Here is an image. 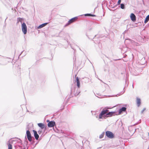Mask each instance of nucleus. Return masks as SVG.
Returning <instances> with one entry per match:
<instances>
[{"label":"nucleus","mask_w":149,"mask_h":149,"mask_svg":"<svg viewBox=\"0 0 149 149\" xmlns=\"http://www.w3.org/2000/svg\"><path fill=\"white\" fill-rule=\"evenodd\" d=\"M107 108H109L108 107H105L102 110L99 115V119H106L108 117H111L116 115L115 111L108 112L109 110L107 109Z\"/></svg>","instance_id":"1"},{"label":"nucleus","mask_w":149,"mask_h":149,"mask_svg":"<svg viewBox=\"0 0 149 149\" xmlns=\"http://www.w3.org/2000/svg\"><path fill=\"white\" fill-rule=\"evenodd\" d=\"M26 134L28 141L31 142V144H33L35 142L33 136H31L29 130H26Z\"/></svg>","instance_id":"2"},{"label":"nucleus","mask_w":149,"mask_h":149,"mask_svg":"<svg viewBox=\"0 0 149 149\" xmlns=\"http://www.w3.org/2000/svg\"><path fill=\"white\" fill-rule=\"evenodd\" d=\"M73 89L74 90V96H76L79 95V93L80 92V91H79V90H77V91H76V88L73 85H72L71 87V90H70V93L72 94L73 93L72 89Z\"/></svg>","instance_id":"3"},{"label":"nucleus","mask_w":149,"mask_h":149,"mask_svg":"<svg viewBox=\"0 0 149 149\" xmlns=\"http://www.w3.org/2000/svg\"><path fill=\"white\" fill-rule=\"evenodd\" d=\"M106 136L108 138L110 139H113L115 135L112 132L107 131L105 132Z\"/></svg>","instance_id":"4"},{"label":"nucleus","mask_w":149,"mask_h":149,"mask_svg":"<svg viewBox=\"0 0 149 149\" xmlns=\"http://www.w3.org/2000/svg\"><path fill=\"white\" fill-rule=\"evenodd\" d=\"M22 30L24 34H26L27 32V27L25 23L24 22L22 24Z\"/></svg>","instance_id":"5"},{"label":"nucleus","mask_w":149,"mask_h":149,"mask_svg":"<svg viewBox=\"0 0 149 149\" xmlns=\"http://www.w3.org/2000/svg\"><path fill=\"white\" fill-rule=\"evenodd\" d=\"M55 125H56V123L53 120L49 122L47 124V126L49 127H53Z\"/></svg>","instance_id":"6"},{"label":"nucleus","mask_w":149,"mask_h":149,"mask_svg":"<svg viewBox=\"0 0 149 149\" xmlns=\"http://www.w3.org/2000/svg\"><path fill=\"white\" fill-rule=\"evenodd\" d=\"M130 18L132 21L135 22L136 20V16L133 13H131L130 15Z\"/></svg>","instance_id":"7"},{"label":"nucleus","mask_w":149,"mask_h":149,"mask_svg":"<svg viewBox=\"0 0 149 149\" xmlns=\"http://www.w3.org/2000/svg\"><path fill=\"white\" fill-rule=\"evenodd\" d=\"M127 109L126 107H123L120 109H119L118 110V115H120L123 112L125 111ZM116 115H117L116 114Z\"/></svg>","instance_id":"8"},{"label":"nucleus","mask_w":149,"mask_h":149,"mask_svg":"<svg viewBox=\"0 0 149 149\" xmlns=\"http://www.w3.org/2000/svg\"><path fill=\"white\" fill-rule=\"evenodd\" d=\"M33 133L35 139L36 140H38L39 136L38 134L37 133V132L35 130H33Z\"/></svg>","instance_id":"9"},{"label":"nucleus","mask_w":149,"mask_h":149,"mask_svg":"<svg viewBox=\"0 0 149 149\" xmlns=\"http://www.w3.org/2000/svg\"><path fill=\"white\" fill-rule=\"evenodd\" d=\"M38 126L40 127L42 130L44 128H45V130H46V128L47 126H46V127H45V125L44 124L42 123H39L38 124Z\"/></svg>","instance_id":"10"},{"label":"nucleus","mask_w":149,"mask_h":149,"mask_svg":"<svg viewBox=\"0 0 149 149\" xmlns=\"http://www.w3.org/2000/svg\"><path fill=\"white\" fill-rule=\"evenodd\" d=\"M48 22H46L45 23H43L40 25H39L38 27L37 28L38 29H40L43 27L45 26L46 25L48 24Z\"/></svg>","instance_id":"11"},{"label":"nucleus","mask_w":149,"mask_h":149,"mask_svg":"<svg viewBox=\"0 0 149 149\" xmlns=\"http://www.w3.org/2000/svg\"><path fill=\"white\" fill-rule=\"evenodd\" d=\"M77 18V17H75L70 19L69 21L70 22H71V24H72L73 22H74L76 20V19Z\"/></svg>","instance_id":"12"},{"label":"nucleus","mask_w":149,"mask_h":149,"mask_svg":"<svg viewBox=\"0 0 149 149\" xmlns=\"http://www.w3.org/2000/svg\"><path fill=\"white\" fill-rule=\"evenodd\" d=\"M136 104L138 107H139L141 104V99L138 97L136 98Z\"/></svg>","instance_id":"13"},{"label":"nucleus","mask_w":149,"mask_h":149,"mask_svg":"<svg viewBox=\"0 0 149 149\" xmlns=\"http://www.w3.org/2000/svg\"><path fill=\"white\" fill-rule=\"evenodd\" d=\"M85 16H88L90 17H94L96 16L95 15L92 14L91 13H87L84 14Z\"/></svg>","instance_id":"14"},{"label":"nucleus","mask_w":149,"mask_h":149,"mask_svg":"<svg viewBox=\"0 0 149 149\" xmlns=\"http://www.w3.org/2000/svg\"><path fill=\"white\" fill-rule=\"evenodd\" d=\"M149 20V14L146 17L144 22L145 24H146V23H147L148 21Z\"/></svg>","instance_id":"15"},{"label":"nucleus","mask_w":149,"mask_h":149,"mask_svg":"<svg viewBox=\"0 0 149 149\" xmlns=\"http://www.w3.org/2000/svg\"><path fill=\"white\" fill-rule=\"evenodd\" d=\"M17 22H20L22 24V21H23V19L22 18H20V17H18L17 19Z\"/></svg>","instance_id":"16"},{"label":"nucleus","mask_w":149,"mask_h":149,"mask_svg":"<svg viewBox=\"0 0 149 149\" xmlns=\"http://www.w3.org/2000/svg\"><path fill=\"white\" fill-rule=\"evenodd\" d=\"M120 7L122 9H124L125 8V4L124 3H122L120 4Z\"/></svg>","instance_id":"17"},{"label":"nucleus","mask_w":149,"mask_h":149,"mask_svg":"<svg viewBox=\"0 0 149 149\" xmlns=\"http://www.w3.org/2000/svg\"><path fill=\"white\" fill-rule=\"evenodd\" d=\"M9 143L8 144V149H12V146L9 143V141H8Z\"/></svg>","instance_id":"18"},{"label":"nucleus","mask_w":149,"mask_h":149,"mask_svg":"<svg viewBox=\"0 0 149 149\" xmlns=\"http://www.w3.org/2000/svg\"><path fill=\"white\" fill-rule=\"evenodd\" d=\"M76 82L77 83V87L78 88H79L80 87V81H76Z\"/></svg>","instance_id":"19"},{"label":"nucleus","mask_w":149,"mask_h":149,"mask_svg":"<svg viewBox=\"0 0 149 149\" xmlns=\"http://www.w3.org/2000/svg\"><path fill=\"white\" fill-rule=\"evenodd\" d=\"M104 134H105V132H103L101 134L100 136H99V138H100V139H102V138L104 136Z\"/></svg>","instance_id":"20"},{"label":"nucleus","mask_w":149,"mask_h":149,"mask_svg":"<svg viewBox=\"0 0 149 149\" xmlns=\"http://www.w3.org/2000/svg\"><path fill=\"white\" fill-rule=\"evenodd\" d=\"M71 24V22L68 21V22L64 25V27H65L68 26L69 25Z\"/></svg>","instance_id":"21"},{"label":"nucleus","mask_w":149,"mask_h":149,"mask_svg":"<svg viewBox=\"0 0 149 149\" xmlns=\"http://www.w3.org/2000/svg\"><path fill=\"white\" fill-rule=\"evenodd\" d=\"M74 81H75V82L77 81H79V77H76L74 79Z\"/></svg>","instance_id":"22"},{"label":"nucleus","mask_w":149,"mask_h":149,"mask_svg":"<svg viewBox=\"0 0 149 149\" xmlns=\"http://www.w3.org/2000/svg\"><path fill=\"white\" fill-rule=\"evenodd\" d=\"M28 141L27 140H25L24 142V144H25L26 146L28 145Z\"/></svg>","instance_id":"23"},{"label":"nucleus","mask_w":149,"mask_h":149,"mask_svg":"<svg viewBox=\"0 0 149 149\" xmlns=\"http://www.w3.org/2000/svg\"><path fill=\"white\" fill-rule=\"evenodd\" d=\"M146 110V108H143V110H142L141 112V114H142L143 113V112L145 110Z\"/></svg>","instance_id":"24"},{"label":"nucleus","mask_w":149,"mask_h":149,"mask_svg":"<svg viewBox=\"0 0 149 149\" xmlns=\"http://www.w3.org/2000/svg\"><path fill=\"white\" fill-rule=\"evenodd\" d=\"M42 132V130H39L38 131V133L39 134H41Z\"/></svg>","instance_id":"25"},{"label":"nucleus","mask_w":149,"mask_h":149,"mask_svg":"<svg viewBox=\"0 0 149 149\" xmlns=\"http://www.w3.org/2000/svg\"><path fill=\"white\" fill-rule=\"evenodd\" d=\"M121 2V0H118V1L117 2V4L118 5H119L120 4Z\"/></svg>","instance_id":"26"},{"label":"nucleus","mask_w":149,"mask_h":149,"mask_svg":"<svg viewBox=\"0 0 149 149\" xmlns=\"http://www.w3.org/2000/svg\"><path fill=\"white\" fill-rule=\"evenodd\" d=\"M117 95H120L119 94H118L117 95H116V96H114V95H112V96H111L112 97H113V96H117ZM109 97H110L111 96H109Z\"/></svg>","instance_id":"27"},{"label":"nucleus","mask_w":149,"mask_h":149,"mask_svg":"<svg viewBox=\"0 0 149 149\" xmlns=\"http://www.w3.org/2000/svg\"><path fill=\"white\" fill-rule=\"evenodd\" d=\"M38 142H37L35 144V146H34V147H35L38 144Z\"/></svg>","instance_id":"28"},{"label":"nucleus","mask_w":149,"mask_h":149,"mask_svg":"<svg viewBox=\"0 0 149 149\" xmlns=\"http://www.w3.org/2000/svg\"><path fill=\"white\" fill-rule=\"evenodd\" d=\"M46 122H48V123H49V122H50V121H49V120H47Z\"/></svg>","instance_id":"29"},{"label":"nucleus","mask_w":149,"mask_h":149,"mask_svg":"<svg viewBox=\"0 0 149 149\" xmlns=\"http://www.w3.org/2000/svg\"><path fill=\"white\" fill-rule=\"evenodd\" d=\"M21 147V149H25V148L24 147V148L23 149H22V147Z\"/></svg>","instance_id":"30"},{"label":"nucleus","mask_w":149,"mask_h":149,"mask_svg":"<svg viewBox=\"0 0 149 149\" xmlns=\"http://www.w3.org/2000/svg\"><path fill=\"white\" fill-rule=\"evenodd\" d=\"M24 52V51H22L21 52V53H20V55H21L22 53L23 52Z\"/></svg>","instance_id":"31"},{"label":"nucleus","mask_w":149,"mask_h":149,"mask_svg":"<svg viewBox=\"0 0 149 149\" xmlns=\"http://www.w3.org/2000/svg\"><path fill=\"white\" fill-rule=\"evenodd\" d=\"M19 139L20 140V142L21 143L22 142L21 140L20 139Z\"/></svg>","instance_id":"32"},{"label":"nucleus","mask_w":149,"mask_h":149,"mask_svg":"<svg viewBox=\"0 0 149 149\" xmlns=\"http://www.w3.org/2000/svg\"><path fill=\"white\" fill-rule=\"evenodd\" d=\"M124 92H125V91H124L123 92V93H122V94H123V93H124Z\"/></svg>","instance_id":"33"},{"label":"nucleus","mask_w":149,"mask_h":149,"mask_svg":"<svg viewBox=\"0 0 149 149\" xmlns=\"http://www.w3.org/2000/svg\"><path fill=\"white\" fill-rule=\"evenodd\" d=\"M106 56V57H107V58H108V57H107V56Z\"/></svg>","instance_id":"34"},{"label":"nucleus","mask_w":149,"mask_h":149,"mask_svg":"<svg viewBox=\"0 0 149 149\" xmlns=\"http://www.w3.org/2000/svg\"><path fill=\"white\" fill-rule=\"evenodd\" d=\"M132 86L133 87V85H132Z\"/></svg>","instance_id":"35"},{"label":"nucleus","mask_w":149,"mask_h":149,"mask_svg":"<svg viewBox=\"0 0 149 149\" xmlns=\"http://www.w3.org/2000/svg\"><path fill=\"white\" fill-rule=\"evenodd\" d=\"M0 65H2V64H1V63H0Z\"/></svg>","instance_id":"36"},{"label":"nucleus","mask_w":149,"mask_h":149,"mask_svg":"<svg viewBox=\"0 0 149 149\" xmlns=\"http://www.w3.org/2000/svg\"><path fill=\"white\" fill-rule=\"evenodd\" d=\"M61 32H62V31H61V32H60V33H61Z\"/></svg>","instance_id":"37"},{"label":"nucleus","mask_w":149,"mask_h":149,"mask_svg":"<svg viewBox=\"0 0 149 149\" xmlns=\"http://www.w3.org/2000/svg\"><path fill=\"white\" fill-rule=\"evenodd\" d=\"M98 77V76H97L96 77Z\"/></svg>","instance_id":"38"},{"label":"nucleus","mask_w":149,"mask_h":149,"mask_svg":"<svg viewBox=\"0 0 149 149\" xmlns=\"http://www.w3.org/2000/svg\"><path fill=\"white\" fill-rule=\"evenodd\" d=\"M98 77V76H97L96 77Z\"/></svg>","instance_id":"39"},{"label":"nucleus","mask_w":149,"mask_h":149,"mask_svg":"<svg viewBox=\"0 0 149 149\" xmlns=\"http://www.w3.org/2000/svg\"><path fill=\"white\" fill-rule=\"evenodd\" d=\"M98 77V76H97L96 77Z\"/></svg>","instance_id":"40"},{"label":"nucleus","mask_w":149,"mask_h":149,"mask_svg":"<svg viewBox=\"0 0 149 149\" xmlns=\"http://www.w3.org/2000/svg\"><path fill=\"white\" fill-rule=\"evenodd\" d=\"M27 111L29 112V111L28 110H27Z\"/></svg>","instance_id":"41"},{"label":"nucleus","mask_w":149,"mask_h":149,"mask_svg":"<svg viewBox=\"0 0 149 149\" xmlns=\"http://www.w3.org/2000/svg\"><path fill=\"white\" fill-rule=\"evenodd\" d=\"M88 38L89 39L90 38H89V37H88Z\"/></svg>","instance_id":"42"}]
</instances>
